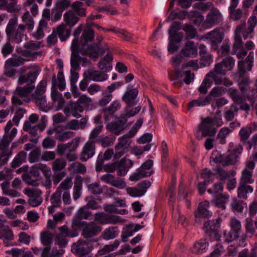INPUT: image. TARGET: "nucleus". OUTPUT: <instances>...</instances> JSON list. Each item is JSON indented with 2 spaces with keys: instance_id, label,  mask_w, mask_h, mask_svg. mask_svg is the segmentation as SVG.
<instances>
[{
  "instance_id": "1",
  "label": "nucleus",
  "mask_w": 257,
  "mask_h": 257,
  "mask_svg": "<svg viewBox=\"0 0 257 257\" xmlns=\"http://www.w3.org/2000/svg\"><path fill=\"white\" fill-rule=\"evenodd\" d=\"M253 53L249 52L244 60L238 61L237 70L233 76L234 80L237 82L242 94L244 95L249 89L250 84L249 77L245 69V63H247V70L250 71L253 64Z\"/></svg>"
},
{
  "instance_id": "2",
  "label": "nucleus",
  "mask_w": 257,
  "mask_h": 257,
  "mask_svg": "<svg viewBox=\"0 0 257 257\" xmlns=\"http://www.w3.org/2000/svg\"><path fill=\"white\" fill-rule=\"evenodd\" d=\"M243 150V147L241 144L235 145L230 153L229 154H222L218 151L215 150L212 153L211 159L217 164H221L223 166L233 165L238 162L239 156Z\"/></svg>"
},
{
  "instance_id": "3",
  "label": "nucleus",
  "mask_w": 257,
  "mask_h": 257,
  "mask_svg": "<svg viewBox=\"0 0 257 257\" xmlns=\"http://www.w3.org/2000/svg\"><path fill=\"white\" fill-rule=\"evenodd\" d=\"M46 86V82L41 81L36 87L34 92L31 95L32 100L35 102L36 105L40 109L44 111H48L53 107L52 104L47 102L45 95Z\"/></svg>"
},
{
  "instance_id": "4",
  "label": "nucleus",
  "mask_w": 257,
  "mask_h": 257,
  "mask_svg": "<svg viewBox=\"0 0 257 257\" xmlns=\"http://www.w3.org/2000/svg\"><path fill=\"white\" fill-rule=\"evenodd\" d=\"M35 88L34 85L17 87L14 91V95L12 98L13 104L15 105H21L23 102H29L31 100L30 94Z\"/></svg>"
},
{
  "instance_id": "5",
  "label": "nucleus",
  "mask_w": 257,
  "mask_h": 257,
  "mask_svg": "<svg viewBox=\"0 0 257 257\" xmlns=\"http://www.w3.org/2000/svg\"><path fill=\"white\" fill-rule=\"evenodd\" d=\"M19 73L20 76L18 83L19 85L26 83V85H33V84L35 82L39 74L38 71L32 66L22 67L19 69Z\"/></svg>"
},
{
  "instance_id": "6",
  "label": "nucleus",
  "mask_w": 257,
  "mask_h": 257,
  "mask_svg": "<svg viewBox=\"0 0 257 257\" xmlns=\"http://www.w3.org/2000/svg\"><path fill=\"white\" fill-rule=\"evenodd\" d=\"M108 48L106 44L99 46L95 44L90 45H83L79 47V52L83 55H88L90 58L96 59L99 54L102 55L108 50Z\"/></svg>"
},
{
  "instance_id": "7",
  "label": "nucleus",
  "mask_w": 257,
  "mask_h": 257,
  "mask_svg": "<svg viewBox=\"0 0 257 257\" xmlns=\"http://www.w3.org/2000/svg\"><path fill=\"white\" fill-rule=\"evenodd\" d=\"M221 219L218 217L216 219L209 220L204 223L203 229L212 240H218L220 235L218 232Z\"/></svg>"
},
{
  "instance_id": "8",
  "label": "nucleus",
  "mask_w": 257,
  "mask_h": 257,
  "mask_svg": "<svg viewBox=\"0 0 257 257\" xmlns=\"http://www.w3.org/2000/svg\"><path fill=\"white\" fill-rule=\"evenodd\" d=\"M82 230V235L85 238H90L98 234L102 227L94 222L86 223L78 226Z\"/></svg>"
},
{
  "instance_id": "9",
  "label": "nucleus",
  "mask_w": 257,
  "mask_h": 257,
  "mask_svg": "<svg viewBox=\"0 0 257 257\" xmlns=\"http://www.w3.org/2000/svg\"><path fill=\"white\" fill-rule=\"evenodd\" d=\"M17 133V129L16 128H13L10 136H8L7 134H5L0 141V153H2L5 158L7 157L8 160H9V158L12 155V153L11 150H8L7 147L9 146L10 143L15 138Z\"/></svg>"
},
{
  "instance_id": "10",
  "label": "nucleus",
  "mask_w": 257,
  "mask_h": 257,
  "mask_svg": "<svg viewBox=\"0 0 257 257\" xmlns=\"http://www.w3.org/2000/svg\"><path fill=\"white\" fill-rule=\"evenodd\" d=\"M24 47L25 49L18 52L24 57H31L42 54V52L37 51L41 47V43L39 42L30 41L25 44Z\"/></svg>"
},
{
  "instance_id": "11",
  "label": "nucleus",
  "mask_w": 257,
  "mask_h": 257,
  "mask_svg": "<svg viewBox=\"0 0 257 257\" xmlns=\"http://www.w3.org/2000/svg\"><path fill=\"white\" fill-rule=\"evenodd\" d=\"M139 91L137 88H133L132 85H129L127 88V90L124 92L122 96V100L126 103V107H131L138 103L136 100L138 95Z\"/></svg>"
},
{
  "instance_id": "12",
  "label": "nucleus",
  "mask_w": 257,
  "mask_h": 257,
  "mask_svg": "<svg viewBox=\"0 0 257 257\" xmlns=\"http://www.w3.org/2000/svg\"><path fill=\"white\" fill-rule=\"evenodd\" d=\"M96 143L94 140H89L84 145L80 154V160L86 162L95 154Z\"/></svg>"
},
{
  "instance_id": "13",
  "label": "nucleus",
  "mask_w": 257,
  "mask_h": 257,
  "mask_svg": "<svg viewBox=\"0 0 257 257\" xmlns=\"http://www.w3.org/2000/svg\"><path fill=\"white\" fill-rule=\"evenodd\" d=\"M24 193L29 197L28 203L30 206L37 207L41 204L42 202V198L41 196L42 192L39 189L26 188L24 190Z\"/></svg>"
},
{
  "instance_id": "14",
  "label": "nucleus",
  "mask_w": 257,
  "mask_h": 257,
  "mask_svg": "<svg viewBox=\"0 0 257 257\" xmlns=\"http://www.w3.org/2000/svg\"><path fill=\"white\" fill-rule=\"evenodd\" d=\"M91 250L89 243L85 240H79L72 246V251L81 256L88 254Z\"/></svg>"
},
{
  "instance_id": "15",
  "label": "nucleus",
  "mask_w": 257,
  "mask_h": 257,
  "mask_svg": "<svg viewBox=\"0 0 257 257\" xmlns=\"http://www.w3.org/2000/svg\"><path fill=\"white\" fill-rule=\"evenodd\" d=\"M180 26L181 23L177 21L174 22L170 26L168 30L169 41L179 43L182 40L183 34L182 32H178L181 29Z\"/></svg>"
},
{
  "instance_id": "16",
  "label": "nucleus",
  "mask_w": 257,
  "mask_h": 257,
  "mask_svg": "<svg viewBox=\"0 0 257 257\" xmlns=\"http://www.w3.org/2000/svg\"><path fill=\"white\" fill-rule=\"evenodd\" d=\"M83 219H92V214L91 212L88 211L86 207L80 208L76 213L73 219V224L76 226H80L82 224L87 223L85 221H82Z\"/></svg>"
},
{
  "instance_id": "17",
  "label": "nucleus",
  "mask_w": 257,
  "mask_h": 257,
  "mask_svg": "<svg viewBox=\"0 0 257 257\" xmlns=\"http://www.w3.org/2000/svg\"><path fill=\"white\" fill-rule=\"evenodd\" d=\"M100 179L105 183L110 184L117 188L123 189L126 186L123 179L120 178L116 179L114 176L110 174H104L101 176Z\"/></svg>"
},
{
  "instance_id": "18",
  "label": "nucleus",
  "mask_w": 257,
  "mask_h": 257,
  "mask_svg": "<svg viewBox=\"0 0 257 257\" xmlns=\"http://www.w3.org/2000/svg\"><path fill=\"white\" fill-rule=\"evenodd\" d=\"M83 76L88 78L89 80L101 82L106 80L108 76L104 72L95 70L93 69H88L83 73Z\"/></svg>"
},
{
  "instance_id": "19",
  "label": "nucleus",
  "mask_w": 257,
  "mask_h": 257,
  "mask_svg": "<svg viewBox=\"0 0 257 257\" xmlns=\"http://www.w3.org/2000/svg\"><path fill=\"white\" fill-rule=\"evenodd\" d=\"M126 121L125 118H122L121 116L118 120L108 123L106 128L111 133L118 135L124 129V125Z\"/></svg>"
},
{
  "instance_id": "20",
  "label": "nucleus",
  "mask_w": 257,
  "mask_h": 257,
  "mask_svg": "<svg viewBox=\"0 0 257 257\" xmlns=\"http://www.w3.org/2000/svg\"><path fill=\"white\" fill-rule=\"evenodd\" d=\"M79 49L74 48L72 46V54L71 56V66L74 70L79 69V63L82 61L83 63H86L88 62L87 58H82L80 56L79 53Z\"/></svg>"
},
{
  "instance_id": "21",
  "label": "nucleus",
  "mask_w": 257,
  "mask_h": 257,
  "mask_svg": "<svg viewBox=\"0 0 257 257\" xmlns=\"http://www.w3.org/2000/svg\"><path fill=\"white\" fill-rule=\"evenodd\" d=\"M119 217L113 215H105L103 212H97L95 214L94 220L102 224H115L119 221Z\"/></svg>"
},
{
  "instance_id": "22",
  "label": "nucleus",
  "mask_w": 257,
  "mask_h": 257,
  "mask_svg": "<svg viewBox=\"0 0 257 257\" xmlns=\"http://www.w3.org/2000/svg\"><path fill=\"white\" fill-rule=\"evenodd\" d=\"M209 203L205 201L200 203L195 212L196 221L200 218H209L211 216V212L208 210Z\"/></svg>"
},
{
  "instance_id": "23",
  "label": "nucleus",
  "mask_w": 257,
  "mask_h": 257,
  "mask_svg": "<svg viewBox=\"0 0 257 257\" xmlns=\"http://www.w3.org/2000/svg\"><path fill=\"white\" fill-rule=\"evenodd\" d=\"M116 170L117 175L119 176L125 175L129 169L133 165V162L130 159H122L117 161Z\"/></svg>"
},
{
  "instance_id": "24",
  "label": "nucleus",
  "mask_w": 257,
  "mask_h": 257,
  "mask_svg": "<svg viewBox=\"0 0 257 257\" xmlns=\"http://www.w3.org/2000/svg\"><path fill=\"white\" fill-rule=\"evenodd\" d=\"M197 49L194 42L188 41L182 49L180 54L184 57H191L197 55Z\"/></svg>"
},
{
  "instance_id": "25",
  "label": "nucleus",
  "mask_w": 257,
  "mask_h": 257,
  "mask_svg": "<svg viewBox=\"0 0 257 257\" xmlns=\"http://www.w3.org/2000/svg\"><path fill=\"white\" fill-rule=\"evenodd\" d=\"M113 60L112 54L111 53H108L104 57L100 60L98 63V68L104 72H107L112 69V61Z\"/></svg>"
},
{
  "instance_id": "26",
  "label": "nucleus",
  "mask_w": 257,
  "mask_h": 257,
  "mask_svg": "<svg viewBox=\"0 0 257 257\" xmlns=\"http://www.w3.org/2000/svg\"><path fill=\"white\" fill-rule=\"evenodd\" d=\"M64 129H65L64 127L58 126L55 130L56 139L60 142H64L74 136V133L73 132L65 131Z\"/></svg>"
},
{
  "instance_id": "27",
  "label": "nucleus",
  "mask_w": 257,
  "mask_h": 257,
  "mask_svg": "<svg viewBox=\"0 0 257 257\" xmlns=\"http://www.w3.org/2000/svg\"><path fill=\"white\" fill-rule=\"evenodd\" d=\"M67 25L62 24L53 30L61 41H65L70 36L71 30L67 28Z\"/></svg>"
},
{
  "instance_id": "28",
  "label": "nucleus",
  "mask_w": 257,
  "mask_h": 257,
  "mask_svg": "<svg viewBox=\"0 0 257 257\" xmlns=\"http://www.w3.org/2000/svg\"><path fill=\"white\" fill-rule=\"evenodd\" d=\"M222 16L218 10L211 9L207 16L206 22L210 25H216L219 23Z\"/></svg>"
},
{
  "instance_id": "29",
  "label": "nucleus",
  "mask_w": 257,
  "mask_h": 257,
  "mask_svg": "<svg viewBox=\"0 0 257 257\" xmlns=\"http://www.w3.org/2000/svg\"><path fill=\"white\" fill-rule=\"evenodd\" d=\"M52 87H58L61 91L64 90L65 88V82L64 80V76L62 71H59L58 73L57 78L56 76L53 75L52 79Z\"/></svg>"
},
{
  "instance_id": "30",
  "label": "nucleus",
  "mask_w": 257,
  "mask_h": 257,
  "mask_svg": "<svg viewBox=\"0 0 257 257\" xmlns=\"http://www.w3.org/2000/svg\"><path fill=\"white\" fill-rule=\"evenodd\" d=\"M121 107V104L118 100L113 101L110 105L107 107H104L102 109V112L104 114V117L105 120L108 119V116L114 113L117 110Z\"/></svg>"
},
{
  "instance_id": "31",
  "label": "nucleus",
  "mask_w": 257,
  "mask_h": 257,
  "mask_svg": "<svg viewBox=\"0 0 257 257\" xmlns=\"http://www.w3.org/2000/svg\"><path fill=\"white\" fill-rule=\"evenodd\" d=\"M64 19L67 26L72 27L78 22L79 18L72 10H69L65 13Z\"/></svg>"
},
{
  "instance_id": "32",
  "label": "nucleus",
  "mask_w": 257,
  "mask_h": 257,
  "mask_svg": "<svg viewBox=\"0 0 257 257\" xmlns=\"http://www.w3.org/2000/svg\"><path fill=\"white\" fill-rule=\"evenodd\" d=\"M26 59L21 56L13 55L12 57L7 59L5 62L6 66L12 68L18 67L24 64Z\"/></svg>"
},
{
  "instance_id": "33",
  "label": "nucleus",
  "mask_w": 257,
  "mask_h": 257,
  "mask_svg": "<svg viewBox=\"0 0 257 257\" xmlns=\"http://www.w3.org/2000/svg\"><path fill=\"white\" fill-rule=\"evenodd\" d=\"M153 173V171H150L146 169H141L139 168L138 172L134 173L130 177V180L132 181H137L141 178L150 177Z\"/></svg>"
},
{
  "instance_id": "34",
  "label": "nucleus",
  "mask_w": 257,
  "mask_h": 257,
  "mask_svg": "<svg viewBox=\"0 0 257 257\" xmlns=\"http://www.w3.org/2000/svg\"><path fill=\"white\" fill-rule=\"evenodd\" d=\"M253 192V187L249 184L239 183L237 189L238 196L243 199L247 198V194Z\"/></svg>"
},
{
  "instance_id": "35",
  "label": "nucleus",
  "mask_w": 257,
  "mask_h": 257,
  "mask_svg": "<svg viewBox=\"0 0 257 257\" xmlns=\"http://www.w3.org/2000/svg\"><path fill=\"white\" fill-rule=\"evenodd\" d=\"M39 170H41L44 172L45 176L50 171V169L46 165L41 163L35 164L30 168V172L32 175L34 177H38L39 176Z\"/></svg>"
},
{
  "instance_id": "36",
  "label": "nucleus",
  "mask_w": 257,
  "mask_h": 257,
  "mask_svg": "<svg viewBox=\"0 0 257 257\" xmlns=\"http://www.w3.org/2000/svg\"><path fill=\"white\" fill-rule=\"evenodd\" d=\"M133 137L134 136L130 134L129 132L124 135L121 138L119 143L115 146V149H123L127 150L131 143L130 139Z\"/></svg>"
},
{
  "instance_id": "37",
  "label": "nucleus",
  "mask_w": 257,
  "mask_h": 257,
  "mask_svg": "<svg viewBox=\"0 0 257 257\" xmlns=\"http://www.w3.org/2000/svg\"><path fill=\"white\" fill-rule=\"evenodd\" d=\"M68 108L72 115L76 118L81 117V115L79 113L82 112L84 110L83 107L78 101L71 102L68 106Z\"/></svg>"
},
{
  "instance_id": "38",
  "label": "nucleus",
  "mask_w": 257,
  "mask_h": 257,
  "mask_svg": "<svg viewBox=\"0 0 257 257\" xmlns=\"http://www.w3.org/2000/svg\"><path fill=\"white\" fill-rule=\"evenodd\" d=\"M254 182L252 178V171L244 168L241 172V176L240 179L239 183L252 184Z\"/></svg>"
},
{
  "instance_id": "39",
  "label": "nucleus",
  "mask_w": 257,
  "mask_h": 257,
  "mask_svg": "<svg viewBox=\"0 0 257 257\" xmlns=\"http://www.w3.org/2000/svg\"><path fill=\"white\" fill-rule=\"evenodd\" d=\"M208 37L212 39V45H216L221 42L223 37L221 32L218 29L214 30L207 34Z\"/></svg>"
},
{
  "instance_id": "40",
  "label": "nucleus",
  "mask_w": 257,
  "mask_h": 257,
  "mask_svg": "<svg viewBox=\"0 0 257 257\" xmlns=\"http://www.w3.org/2000/svg\"><path fill=\"white\" fill-rule=\"evenodd\" d=\"M114 140L108 136H101L94 141L95 143L100 144L102 147L105 148L112 146L114 143Z\"/></svg>"
},
{
  "instance_id": "41",
  "label": "nucleus",
  "mask_w": 257,
  "mask_h": 257,
  "mask_svg": "<svg viewBox=\"0 0 257 257\" xmlns=\"http://www.w3.org/2000/svg\"><path fill=\"white\" fill-rule=\"evenodd\" d=\"M83 6L84 4L82 2L76 1L72 4L71 7L73 10V11L79 16L85 17L86 15V9L83 7Z\"/></svg>"
},
{
  "instance_id": "42",
  "label": "nucleus",
  "mask_w": 257,
  "mask_h": 257,
  "mask_svg": "<svg viewBox=\"0 0 257 257\" xmlns=\"http://www.w3.org/2000/svg\"><path fill=\"white\" fill-rule=\"evenodd\" d=\"M207 246L208 244L205 239H200L194 244L192 248V251L196 254L202 253L204 251Z\"/></svg>"
},
{
  "instance_id": "43",
  "label": "nucleus",
  "mask_w": 257,
  "mask_h": 257,
  "mask_svg": "<svg viewBox=\"0 0 257 257\" xmlns=\"http://www.w3.org/2000/svg\"><path fill=\"white\" fill-rule=\"evenodd\" d=\"M27 154L24 151L19 153L16 157L14 159L11 163V167L13 168H16L19 167L26 160Z\"/></svg>"
},
{
  "instance_id": "44",
  "label": "nucleus",
  "mask_w": 257,
  "mask_h": 257,
  "mask_svg": "<svg viewBox=\"0 0 257 257\" xmlns=\"http://www.w3.org/2000/svg\"><path fill=\"white\" fill-rule=\"evenodd\" d=\"M229 198L228 195H223L222 194L219 195H216V197L214 199L212 202L218 207L221 208L222 209L225 208V204L226 203Z\"/></svg>"
},
{
  "instance_id": "45",
  "label": "nucleus",
  "mask_w": 257,
  "mask_h": 257,
  "mask_svg": "<svg viewBox=\"0 0 257 257\" xmlns=\"http://www.w3.org/2000/svg\"><path fill=\"white\" fill-rule=\"evenodd\" d=\"M81 37L84 41L81 46L87 45V44L89 42L92 41L94 39V32L93 30L90 28L89 29H85L82 33Z\"/></svg>"
},
{
  "instance_id": "46",
  "label": "nucleus",
  "mask_w": 257,
  "mask_h": 257,
  "mask_svg": "<svg viewBox=\"0 0 257 257\" xmlns=\"http://www.w3.org/2000/svg\"><path fill=\"white\" fill-rule=\"evenodd\" d=\"M72 177H67L61 183L57 189L61 193L62 191H64V192L69 191V190L72 188Z\"/></svg>"
},
{
  "instance_id": "47",
  "label": "nucleus",
  "mask_w": 257,
  "mask_h": 257,
  "mask_svg": "<svg viewBox=\"0 0 257 257\" xmlns=\"http://www.w3.org/2000/svg\"><path fill=\"white\" fill-rule=\"evenodd\" d=\"M189 18L191 19L192 23L196 25L200 24L204 19L201 13L196 11L189 12Z\"/></svg>"
},
{
  "instance_id": "48",
  "label": "nucleus",
  "mask_w": 257,
  "mask_h": 257,
  "mask_svg": "<svg viewBox=\"0 0 257 257\" xmlns=\"http://www.w3.org/2000/svg\"><path fill=\"white\" fill-rule=\"evenodd\" d=\"M22 19L23 23L29 30H32L34 29V19L28 11H27L24 14Z\"/></svg>"
},
{
  "instance_id": "49",
  "label": "nucleus",
  "mask_w": 257,
  "mask_h": 257,
  "mask_svg": "<svg viewBox=\"0 0 257 257\" xmlns=\"http://www.w3.org/2000/svg\"><path fill=\"white\" fill-rule=\"evenodd\" d=\"M41 241L45 246H51L53 242L52 234L49 231H44L41 233Z\"/></svg>"
},
{
  "instance_id": "50",
  "label": "nucleus",
  "mask_w": 257,
  "mask_h": 257,
  "mask_svg": "<svg viewBox=\"0 0 257 257\" xmlns=\"http://www.w3.org/2000/svg\"><path fill=\"white\" fill-rule=\"evenodd\" d=\"M189 13L185 11H181L178 12L173 11L168 18V19L171 20H174L175 19L184 20L186 17L189 18Z\"/></svg>"
},
{
  "instance_id": "51",
  "label": "nucleus",
  "mask_w": 257,
  "mask_h": 257,
  "mask_svg": "<svg viewBox=\"0 0 257 257\" xmlns=\"http://www.w3.org/2000/svg\"><path fill=\"white\" fill-rule=\"evenodd\" d=\"M234 43L232 46V49L231 54L233 55L235 54L237 51L243 48V43L242 42L241 37L240 35H235Z\"/></svg>"
},
{
  "instance_id": "52",
  "label": "nucleus",
  "mask_w": 257,
  "mask_h": 257,
  "mask_svg": "<svg viewBox=\"0 0 257 257\" xmlns=\"http://www.w3.org/2000/svg\"><path fill=\"white\" fill-rule=\"evenodd\" d=\"M182 29L186 33L187 38L188 39L194 38L197 34L196 29L191 25L185 24L183 26Z\"/></svg>"
},
{
  "instance_id": "53",
  "label": "nucleus",
  "mask_w": 257,
  "mask_h": 257,
  "mask_svg": "<svg viewBox=\"0 0 257 257\" xmlns=\"http://www.w3.org/2000/svg\"><path fill=\"white\" fill-rule=\"evenodd\" d=\"M17 24V19L12 18L9 20V22L7 25L6 33L7 35L9 37H12L14 33V30L16 29Z\"/></svg>"
},
{
  "instance_id": "54",
  "label": "nucleus",
  "mask_w": 257,
  "mask_h": 257,
  "mask_svg": "<svg viewBox=\"0 0 257 257\" xmlns=\"http://www.w3.org/2000/svg\"><path fill=\"white\" fill-rule=\"evenodd\" d=\"M119 244V241L115 240L113 244L105 245L102 249L98 250V254L104 255L110 251H113Z\"/></svg>"
},
{
  "instance_id": "55",
  "label": "nucleus",
  "mask_w": 257,
  "mask_h": 257,
  "mask_svg": "<svg viewBox=\"0 0 257 257\" xmlns=\"http://www.w3.org/2000/svg\"><path fill=\"white\" fill-rule=\"evenodd\" d=\"M231 132L230 129L228 127L221 128L217 136V139L219 140V142L221 144H224L226 143V138Z\"/></svg>"
},
{
  "instance_id": "56",
  "label": "nucleus",
  "mask_w": 257,
  "mask_h": 257,
  "mask_svg": "<svg viewBox=\"0 0 257 257\" xmlns=\"http://www.w3.org/2000/svg\"><path fill=\"white\" fill-rule=\"evenodd\" d=\"M238 108L237 107L235 103H233L230 105L229 110L224 112V117L225 119L230 121L233 119L235 116V112H237Z\"/></svg>"
},
{
  "instance_id": "57",
  "label": "nucleus",
  "mask_w": 257,
  "mask_h": 257,
  "mask_svg": "<svg viewBox=\"0 0 257 257\" xmlns=\"http://www.w3.org/2000/svg\"><path fill=\"white\" fill-rule=\"evenodd\" d=\"M210 103L209 100V97H205L204 98H200L198 99L193 100L189 102L188 107L189 109L194 106H204Z\"/></svg>"
},
{
  "instance_id": "58",
  "label": "nucleus",
  "mask_w": 257,
  "mask_h": 257,
  "mask_svg": "<svg viewBox=\"0 0 257 257\" xmlns=\"http://www.w3.org/2000/svg\"><path fill=\"white\" fill-rule=\"evenodd\" d=\"M251 133L252 128L251 127H242L240 129L239 135L240 141L243 142V144H245V141L248 139Z\"/></svg>"
},
{
  "instance_id": "59",
  "label": "nucleus",
  "mask_w": 257,
  "mask_h": 257,
  "mask_svg": "<svg viewBox=\"0 0 257 257\" xmlns=\"http://www.w3.org/2000/svg\"><path fill=\"white\" fill-rule=\"evenodd\" d=\"M80 143V139L79 138H75L73 139L70 142L63 144L66 148V150L69 152H74L78 148Z\"/></svg>"
},
{
  "instance_id": "60",
  "label": "nucleus",
  "mask_w": 257,
  "mask_h": 257,
  "mask_svg": "<svg viewBox=\"0 0 257 257\" xmlns=\"http://www.w3.org/2000/svg\"><path fill=\"white\" fill-rule=\"evenodd\" d=\"M230 226L231 230L239 235L241 231V224L240 221L235 218H232L230 220Z\"/></svg>"
},
{
  "instance_id": "61",
  "label": "nucleus",
  "mask_w": 257,
  "mask_h": 257,
  "mask_svg": "<svg viewBox=\"0 0 257 257\" xmlns=\"http://www.w3.org/2000/svg\"><path fill=\"white\" fill-rule=\"evenodd\" d=\"M229 10L230 18L234 21L238 20L242 17L243 12L241 9H235V8H232L231 7H229Z\"/></svg>"
},
{
  "instance_id": "62",
  "label": "nucleus",
  "mask_w": 257,
  "mask_h": 257,
  "mask_svg": "<svg viewBox=\"0 0 257 257\" xmlns=\"http://www.w3.org/2000/svg\"><path fill=\"white\" fill-rule=\"evenodd\" d=\"M102 235L103 238L105 239H110L116 237L117 232L115 230V228L111 227L105 229Z\"/></svg>"
},
{
  "instance_id": "63",
  "label": "nucleus",
  "mask_w": 257,
  "mask_h": 257,
  "mask_svg": "<svg viewBox=\"0 0 257 257\" xmlns=\"http://www.w3.org/2000/svg\"><path fill=\"white\" fill-rule=\"evenodd\" d=\"M229 96L232 98L234 103L239 102V101L242 100L243 98L238 94V90L233 87L229 88L227 91Z\"/></svg>"
},
{
  "instance_id": "64",
  "label": "nucleus",
  "mask_w": 257,
  "mask_h": 257,
  "mask_svg": "<svg viewBox=\"0 0 257 257\" xmlns=\"http://www.w3.org/2000/svg\"><path fill=\"white\" fill-rule=\"evenodd\" d=\"M66 162L62 159H57L53 163L52 169L54 171H61L66 166Z\"/></svg>"
}]
</instances>
